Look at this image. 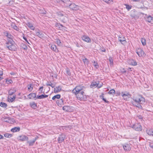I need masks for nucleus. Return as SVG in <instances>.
<instances>
[{
	"label": "nucleus",
	"mask_w": 153,
	"mask_h": 153,
	"mask_svg": "<svg viewBox=\"0 0 153 153\" xmlns=\"http://www.w3.org/2000/svg\"><path fill=\"white\" fill-rule=\"evenodd\" d=\"M85 88V87L83 85H78L74 88L72 92L76 95L78 100H85L87 97L84 92Z\"/></svg>",
	"instance_id": "f257e3e1"
},
{
	"label": "nucleus",
	"mask_w": 153,
	"mask_h": 153,
	"mask_svg": "<svg viewBox=\"0 0 153 153\" xmlns=\"http://www.w3.org/2000/svg\"><path fill=\"white\" fill-rule=\"evenodd\" d=\"M7 47L11 51H15L17 50V45L13 40L7 41L6 43Z\"/></svg>",
	"instance_id": "f03ea898"
},
{
	"label": "nucleus",
	"mask_w": 153,
	"mask_h": 153,
	"mask_svg": "<svg viewBox=\"0 0 153 153\" xmlns=\"http://www.w3.org/2000/svg\"><path fill=\"white\" fill-rule=\"evenodd\" d=\"M136 52L139 57L143 56L146 55L144 51L140 48H138L136 50Z\"/></svg>",
	"instance_id": "7ed1b4c3"
},
{
	"label": "nucleus",
	"mask_w": 153,
	"mask_h": 153,
	"mask_svg": "<svg viewBox=\"0 0 153 153\" xmlns=\"http://www.w3.org/2000/svg\"><path fill=\"white\" fill-rule=\"evenodd\" d=\"M67 7H69L71 9L76 10L79 9L78 6L76 5L74 3H72L68 5H66Z\"/></svg>",
	"instance_id": "20e7f679"
},
{
	"label": "nucleus",
	"mask_w": 153,
	"mask_h": 153,
	"mask_svg": "<svg viewBox=\"0 0 153 153\" xmlns=\"http://www.w3.org/2000/svg\"><path fill=\"white\" fill-rule=\"evenodd\" d=\"M135 130L137 131H141L142 127L140 123H135L132 127Z\"/></svg>",
	"instance_id": "39448f33"
},
{
	"label": "nucleus",
	"mask_w": 153,
	"mask_h": 153,
	"mask_svg": "<svg viewBox=\"0 0 153 153\" xmlns=\"http://www.w3.org/2000/svg\"><path fill=\"white\" fill-rule=\"evenodd\" d=\"M124 150L126 151H129L131 150V144L125 143L122 145Z\"/></svg>",
	"instance_id": "423d86ee"
},
{
	"label": "nucleus",
	"mask_w": 153,
	"mask_h": 153,
	"mask_svg": "<svg viewBox=\"0 0 153 153\" xmlns=\"http://www.w3.org/2000/svg\"><path fill=\"white\" fill-rule=\"evenodd\" d=\"M65 137V135L64 134L60 135L58 137V143H60L63 141Z\"/></svg>",
	"instance_id": "0eeeda50"
},
{
	"label": "nucleus",
	"mask_w": 153,
	"mask_h": 153,
	"mask_svg": "<svg viewBox=\"0 0 153 153\" xmlns=\"http://www.w3.org/2000/svg\"><path fill=\"white\" fill-rule=\"evenodd\" d=\"M82 39L84 41L87 42H91V40L88 36L85 35H83L82 37Z\"/></svg>",
	"instance_id": "6e6552de"
},
{
	"label": "nucleus",
	"mask_w": 153,
	"mask_h": 153,
	"mask_svg": "<svg viewBox=\"0 0 153 153\" xmlns=\"http://www.w3.org/2000/svg\"><path fill=\"white\" fill-rule=\"evenodd\" d=\"M4 35L6 36L8 39H7V41L9 40H13V36H12L10 33H8V32L6 31L4 32Z\"/></svg>",
	"instance_id": "1a4fd4ad"
},
{
	"label": "nucleus",
	"mask_w": 153,
	"mask_h": 153,
	"mask_svg": "<svg viewBox=\"0 0 153 153\" xmlns=\"http://www.w3.org/2000/svg\"><path fill=\"white\" fill-rule=\"evenodd\" d=\"M18 139L20 140L23 141L27 140L28 139V137L24 135H22L19 136Z\"/></svg>",
	"instance_id": "9d476101"
},
{
	"label": "nucleus",
	"mask_w": 153,
	"mask_h": 153,
	"mask_svg": "<svg viewBox=\"0 0 153 153\" xmlns=\"http://www.w3.org/2000/svg\"><path fill=\"white\" fill-rule=\"evenodd\" d=\"M36 94L35 93H32L30 94L27 95V97L29 99H33L36 98Z\"/></svg>",
	"instance_id": "9b49d317"
},
{
	"label": "nucleus",
	"mask_w": 153,
	"mask_h": 153,
	"mask_svg": "<svg viewBox=\"0 0 153 153\" xmlns=\"http://www.w3.org/2000/svg\"><path fill=\"white\" fill-rule=\"evenodd\" d=\"M37 139V138L35 137L32 141H27V143L29 144V146H32L34 143L36 141V140Z\"/></svg>",
	"instance_id": "f8f14e48"
},
{
	"label": "nucleus",
	"mask_w": 153,
	"mask_h": 153,
	"mask_svg": "<svg viewBox=\"0 0 153 153\" xmlns=\"http://www.w3.org/2000/svg\"><path fill=\"white\" fill-rule=\"evenodd\" d=\"M50 47L51 48V49L52 50L56 52H57L58 51V50L57 48L56 47L55 45H50Z\"/></svg>",
	"instance_id": "ddd939ff"
},
{
	"label": "nucleus",
	"mask_w": 153,
	"mask_h": 153,
	"mask_svg": "<svg viewBox=\"0 0 153 153\" xmlns=\"http://www.w3.org/2000/svg\"><path fill=\"white\" fill-rule=\"evenodd\" d=\"M48 95L45 94H42L40 95H37L36 97V99H43L47 97Z\"/></svg>",
	"instance_id": "4468645a"
},
{
	"label": "nucleus",
	"mask_w": 153,
	"mask_h": 153,
	"mask_svg": "<svg viewBox=\"0 0 153 153\" xmlns=\"http://www.w3.org/2000/svg\"><path fill=\"white\" fill-rule=\"evenodd\" d=\"M146 132L149 135L153 136V128L147 129Z\"/></svg>",
	"instance_id": "2eb2a0df"
},
{
	"label": "nucleus",
	"mask_w": 153,
	"mask_h": 153,
	"mask_svg": "<svg viewBox=\"0 0 153 153\" xmlns=\"http://www.w3.org/2000/svg\"><path fill=\"white\" fill-rule=\"evenodd\" d=\"M140 99L138 100V101L136 103H143L145 102V99L140 96H139Z\"/></svg>",
	"instance_id": "dca6fc26"
},
{
	"label": "nucleus",
	"mask_w": 153,
	"mask_h": 153,
	"mask_svg": "<svg viewBox=\"0 0 153 153\" xmlns=\"http://www.w3.org/2000/svg\"><path fill=\"white\" fill-rule=\"evenodd\" d=\"M56 26L60 30H65V27L60 23H57L56 25Z\"/></svg>",
	"instance_id": "f3484780"
},
{
	"label": "nucleus",
	"mask_w": 153,
	"mask_h": 153,
	"mask_svg": "<svg viewBox=\"0 0 153 153\" xmlns=\"http://www.w3.org/2000/svg\"><path fill=\"white\" fill-rule=\"evenodd\" d=\"M61 90V88L59 86L56 87L55 88H54V93H56L60 92Z\"/></svg>",
	"instance_id": "a211bd4d"
},
{
	"label": "nucleus",
	"mask_w": 153,
	"mask_h": 153,
	"mask_svg": "<svg viewBox=\"0 0 153 153\" xmlns=\"http://www.w3.org/2000/svg\"><path fill=\"white\" fill-rule=\"evenodd\" d=\"M132 104L133 105L139 108H142V106L140 105L141 103L133 102H132Z\"/></svg>",
	"instance_id": "6ab92c4d"
},
{
	"label": "nucleus",
	"mask_w": 153,
	"mask_h": 153,
	"mask_svg": "<svg viewBox=\"0 0 153 153\" xmlns=\"http://www.w3.org/2000/svg\"><path fill=\"white\" fill-rule=\"evenodd\" d=\"M20 128L19 127H15L11 129V131L13 132L19 131L20 130Z\"/></svg>",
	"instance_id": "aec40b11"
},
{
	"label": "nucleus",
	"mask_w": 153,
	"mask_h": 153,
	"mask_svg": "<svg viewBox=\"0 0 153 153\" xmlns=\"http://www.w3.org/2000/svg\"><path fill=\"white\" fill-rule=\"evenodd\" d=\"M119 40L121 42L122 44H125L126 42L125 40V39L124 37H123L122 39L120 37H119L118 38Z\"/></svg>",
	"instance_id": "412c9836"
},
{
	"label": "nucleus",
	"mask_w": 153,
	"mask_h": 153,
	"mask_svg": "<svg viewBox=\"0 0 153 153\" xmlns=\"http://www.w3.org/2000/svg\"><path fill=\"white\" fill-rule=\"evenodd\" d=\"M27 25L30 29L32 30H34L35 27L33 26L32 24L29 22L27 23Z\"/></svg>",
	"instance_id": "4be33fe9"
},
{
	"label": "nucleus",
	"mask_w": 153,
	"mask_h": 153,
	"mask_svg": "<svg viewBox=\"0 0 153 153\" xmlns=\"http://www.w3.org/2000/svg\"><path fill=\"white\" fill-rule=\"evenodd\" d=\"M36 35L37 36L41 38H42L44 37L43 34L39 32H37L36 33Z\"/></svg>",
	"instance_id": "5701e85b"
},
{
	"label": "nucleus",
	"mask_w": 153,
	"mask_h": 153,
	"mask_svg": "<svg viewBox=\"0 0 153 153\" xmlns=\"http://www.w3.org/2000/svg\"><path fill=\"white\" fill-rule=\"evenodd\" d=\"M28 87V90L29 92L31 91L33 89V85L32 84H30V85H27Z\"/></svg>",
	"instance_id": "b1692460"
},
{
	"label": "nucleus",
	"mask_w": 153,
	"mask_h": 153,
	"mask_svg": "<svg viewBox=\"0 0 153 153\" xmlns=\"http://www.w3.org/2000/svg\"><path fill=\"white\" fill-rule=\"evenodd\" d=\"M122 97H130L131 96V95L130 94L129 92H126L125 93L123 94V92H122Z\"/></svg>",
	"instance_id": "393cba45"
},
{
	"label": "nucleus",
	"mask_w": 153,
	"mask_h": 153,
	"mask_svg": "<svg viewBox=\"0 0 153 153\" xmlns=\"http://www.w3.org/2000/svg\"><path fill=\"white\" fill-rule=\"evenodd\" d=\"M15 96H13L12 97H8V100L9 102H12L15 100Z\"/></svg>",
	"instance_id": "a878e982"
},
{
	"label": "nucleus",
	"mask_w": 153,
	"mask_h": 153,
	"mask_svg": "<svg viewBox=\"0 0 153 153\" xmlns=\"http://www.w3.org/2000/svg\"><path fill=\"white\" fill-rule=\"evenodd\" d=\"M30 105L33 108H35L37 107L36 104L34 102H30Z\"/></svg>",
	"instance_id": "bb28decb"
},
{
	"label": "nucleus",
	"mask_w": 153,
	"mask_h": 153,
	"mask_svg": "<svg viewBox=\"0 0 153 153\" xmlns=\"http://www.w3.org/2000/svg\"><path fill=\"white\" fill-rule=\"evenodd\" d=\"M104 94L103 93H102L101 95L100 96V97L101 99H102V100L106 103H109V101H107L106 100V99L104 98Z\"/></svg>",
	"instance_id": "cd10ccee"
},
{
	"label": "nucleus",
	"mask_w": 153,
	"mask_h": 153,
	"mask_svg": "<svg viewBox=\"0 0 153 153\" xmlns=\"http://www.w3.org/2000/svg\"><path fill=\"white\" fill-rule=\"evenodd\" d=\"M57 103L58 104V105H62L63 104V101L62 99L59 100L58 102H57Z\"/></svg>",
	"instance_id": "c85d7f7f"
},
{
	"label": "nucleus",
	"mask_w": 153,
	"mask_h": 153,
	"mask_svg": "<svg viewBox=\"0 0 153 153\" xmlns=\"http://www.w3.org/2000/svg\"><path fill=\"white\" fill-rule=\"evenodd\" d=\"M0 106L4 108H6L7 107V104L3 102H1L0 103Z\"/></svg>",
	"instance_id": "c756f323"
},
{
	"label": "nucleus",
	"mask_w": 153,
	"mask_h": 153,
	"mask_svg": "<svg viewBox=\"0 0 153 153\" xmlns=\"http://www.w3.org/2000/svg\"><path fill=\"white\" fill-rule=\"evenodd\" d=\"M153 18L151 16H148L146 19V21L149 22H151Z\"/></svg>",
	"instance_id": "7c9ffc66"
},
{
	"label": "nucleus",
	"mask_w": 153,
	"mask_h": 153,
	"mask_svg": "<svg viewBox=\"0 0 153 153\" xmlns=\"http://www.w3.org/2000/svg\"><path fill=\"white\" fill-rule=\"evenodd\" d=\"M21 48L24 50H27V46L24 44L22 43L21 45Z\"/></svg>",
	"instance_id": "2f4dec72"
},
{
	"label": "nucleus",
	"mask_w": 153,
	"mask_h": 153,
	"mask_svg": "<svg viewBox=\"0 0 153 153\" xmlns=\"http://www.w3.org/2000/svg\"><path fill=\"white\" fill-rule=\"evenodd\" d=\"M15 92V90L14 89H11L9 91L8 93L9 95H12Z\"/></svg>",
	"instance_id": "473e14b6"
},
{
	"label": "nucleus",
	"mask_w": 153,
	"mask_h": 153,
	"mask_svg": "<svg viewBox=\"0 0 153 153\" xmlns=\"http://www.w3.org/2000/svg\"><path fill=\"white\" fill-rule=\"evenodd\" d=\"M108 93L110 94H114L115 93V91L114 89H113L109 91L108 92Z\"/></svg>",
	"instance_id": "72a5a7b5"
},
{
	"label": "nucleus",
	"mask_w": 153,
	"mask_h": 153,
	"mask_svg": "<svg viewBox=\"0 0 153 153\" xmlns=\"http://www.w3.org/2000/svg\"><path fill=\"white\" fill-rule=\"evenodd\" d=\"M60 94H57L54 96L52 98V99L53 100H55L56 99H59L60 97Z\"/></svg>",
	"instance_id": "f704fd0d"
},
{
	"label": "nucleus",
	"mask_w": 153,
	"mask_h": 153,
	"mask_svg": "<svg viewBox=\"0 0 153 153\" xmlns=\"http://www.w3.org/2000/svg\"><path fill=\"white\" fill-rule=\"evenodd\" d=\"M46 85L47 86H50L52 88H53L55 87V85L51 82H48L46 83Z\"/></svg>",
	"instance_id": "c9c22d12"
},
{
	"label": "nucleus",
	"mask_w": 153,
	"mask_h": 153,
	"mask_svg": "<svg viewBox=\"0 0 153 153\" xmlns=\"http://www.w3.org/2000/svg\"><path fill=\"white\" fill-rule=\"evenodd\" d=\"M141 41L143 45L144 46L146 45V40L144 38H142Z\"/></svg>",
	"instance_id": "e433bc0d"
},
{
	"label": "nucleus",
	"mask_w": 153,
	"mask_h": 153,
	"mask_svg": "<svg viewBox=\"0 0 153 153\" xmlns=\"http://www.w3.org/2000/svg\"><path fill=\"white\" fill-rule=\"evenodd\" d=\"M93 65L96 69H97L99 68V66L98 63L97 62H95V61L93 62Z\"/></svg>",
	"instance_id": "4c0bfd02"
},
{
	"label": "nucleus",
	"mask_w": 153,
	"mask_h": 153,
	"mask_svg": "<svg viewBox=\"0 0 153 153\" xmlns=\"http://www.w3.org/2000/svg\"><path fill=\"white\" fill-rule=\"evenodd\" d=\"M66 72L68 76H70L71 75V72L68 68H66Z\"/></svg>",
	"instance_id": "58836bf2"
},
{
	"label": "nucleus",
	"mask_w": 153,
	"mask_h": 153,
	"mask_svg": "<svg viewBox=\"0 0 153 153\" xmlns=\"http://www.w3.org/2000/svg\"><path fill=\"white\" fill-rule=\"evenodd\" d=\"M97 84L98 83L96 82H92L91 84V88H93L94 87H97Z\"/></svg>",
	"instance_id": "ea45409f"
},
{
	"label": "nucleus",
	"mask_w": 153,
	"mask_h": 153,
	"mask_svg": "<svg viewBox=\"0 0 153 153\" xmlns=\"http://www.w3.org/2000/svg\"><path fill=\"white\" fill-rule=\"evenodd\" d=\"M67 18V17L66 16L63 17L62 18H60V19L61 20V21L63 22L64 23H65L66 22V19Z\"/></svg>",
	"instance_id": "a19ab883"
},
{
	"label": "nucleus",
	"mask_w": 153,
	"mask_h": 153,
	"mask_svg": "<svg viewBox=\"0 0 153 153\" xmlns=\"http://www.w3.org/2000/svg\"><path fill=\"white\" fill-rule=\"evenodd\" d=\"M63 2L67 4L66 5H68L71 3V1L69 0H63Z\"/></svg>",
	"instance_id": "79ce46f5"
},
{
	"label": "nucleus",
	"mask_w": 153,
	"mask_h": 153,
	"mask_svg": "<svg viewBox=\"0 0 153 153\" xmlns=\"http://www.w3.org/2000/svg\"><path fill=\"white\" fill-rule=\"evenodd\" d=\"M124 5L126 6V8L128 10H129L132 7L131 6L129 5L128 4H125Z\"/></svg>",
	"instance_id": "37998d69"
},
{
	"label": "nucleus",
	"mask_w": 153,
	"mask_h": 153,
	"mask_svg": "<svg viewBox=\"0 0 153 153\" xmlns=\"http://www.w3.org/2000/svg\"><path fill=\"white\" fill-rule=\"evenodd\" d=\"M4 136L6 137L10 138L12 137V135L8 133H6L4 134Z\"/></svg>",
	"instance_id": "c03bdc74"
},
{
	"label": "nucleus",
	"mask_w": 153,
	"mask_h": 153,
	"mask_svg": "<svg viewBox=\"0 0 153 153\" xmlns=\"http://www.w3.org/2000/svg\"><path fill=\"white\" fill-rule=\"evenodd\" d=\"M83 61L85 64L87 65L89 64V62L88 61V60L87 59L85 58V59H83Z\"/></svg>",
	"instance_id": "a18cd8bd"
},
{
	"label": "nucleus",
	"mask_w": 153,
	"mask_h": 153,
	"mask_svg": "<svg viewBox=\"0 0 153 153\" xmlns=\"http://www.w3.org/2000/svg\"><path fill=\"white\" fill-rule=\"evenodd\" d=\"M56 42L59 45H62L61 41L59 39H56Z\"/></svg>",
	"instance_id": "49530a36"
},
{
	"label": "nucleus",
	"mask_w": 153,
	"mask_h": 153,
	"mask_svg": "<svg viewBox=\"0 0 153 153\" xmlns=\"http://www.w3.org/2000/svg\"><path fill=\"white\" fill-rule=\"evenodd\" d=\"M140 100V97H139V96H138L137 97H135L133 99L134 101L136 103L138 101V100Z\"/></svg>",
	"instance_id": "de8ad7c7"
},
{
	"label": "nucleus",
	"mask_w": 153,
	"mask_h": 153,
	"mask_svg": "<svg viewBox=\"0 0 153 153\" xmlns=\"http://www.w3.org/2000/svg\"><path fill=\"white\" fill-rule=\"evenodd\" d=\"M109 60L111 64L112 65L113 64V59L111 57H110L109 58Z\"/></svg>",
	"instance_id": "09e8293b"
},
{
	"label": "nucleus",
	"mask_w": 153,
	"mask_h": 153,
	"mask_svg": "<svg viewBox=\"0 0 153 153\" xmlns=\"http://www.w3.org/2000/svg\"><path fill=\"white\" fill-rule=\"evenodd\" d=\"M131 64L133 65H136L137 64V62L133 60H132Z\"/></svg>",
	"instance_id": "8fccbe9b"
},
{
	"label": "nucleus",
	"mask_w": 153,
	"mask_h": 153,
	"mask_svg": "<svg viewBox=\"0 0 153 153\" xmlns=\"http://www.w3.org/2000/svg\"><path fill=\"white\" fill-rule=\"evenodd\" d=\"M104 2L107 3H110L111 2H112V0H103Z\"/></svg>",
	"instance_id": "3c124183"
},
{
	"label": "nucleus",
	"mask_w": 153,
	"mask_h": 153,
	"mask_svg": "<svg viewBox=\"0 0 153 153\" xmlns=\"http://www.w3.org/2000/svg\"><path fill=\"white\" fill-rule=\"evenodd\" d=\"M13 82V81L11 79H9L8 80H7L6 81V82L7 84H10V83H11Z\"/></svg>",
	"instance_id": "603ef678"
},
{
	"label": "nucleus",
	"mask_w": 153,
	"mask_h": 153,
	"mask_svg": "<svg viewBox=\"0 0 153 153\" xmlns=\"http://www.w3.org/2000/svg\"><path fill=\"white\" fill-rule=\"evenodd\" d=\"M13 29L16 30L18 31L19 30L18 27L16 25H14L13 26Z\"/></svg>",
	"instance_id": "864d4df0"
},
{
	"label": "nucleus",
	"mask_w": 153,
	"mask_h": 153,
	"mask_svg": "<svg viewBox=\"0 0 153 153\" xmlns=\"http://www.w3.org/2000/svg\"><path fill=\"white\" fill-rule=\"evenodd\" d=\"M121 72L123 73H124L126 72V71L123 68H122L121 70Z\"/></svg>",
	"instance_id": "5fc2aeb1"
},
{
	"label": "nucleus",
	"mask_w": 153,
	"mask_h": 153,
	"mask_svg": "<svg viewBox=\"0 0 153 153\" xmlns=\"http://www.w3.org/2000/svg\"><path fill=\"white\" fill-rule=\"evenodd\" d=\"M58 16L59 17H61V18H62L64 16L63 14L61 13H59L58 14Z\"/></svg>",
	"instance_id": "6e6d98bb"
},
{
	"label": "nucleus",
	"mask_w": 153,
	"mask_h": 153,
	"mask_svg": "<svg viewBox=\"0 0 153 153\" xmlns=\"http://www.w3.org/2000/svg\"><path fill=\"white\" fill-rule=\"evenodd\" d=\"M149 146L151 148H153V142L149 143Z\"/></svg>",
	"instance_id": "4d7b16f0"
},
{
	"label": "nucleus",
	"mask_w": 153,
	"mask_h": 153,
	"mask_svg": "<svg viewBox=\"0 0 153 153\" xmlns=\"http://www.w3.org/2000/svg\"><path fill=\"white\" fill-rule=\"evenodd\" d=\"M120 92L119 91H117L116 92V96H118L120 95Z\"/></svg>",
	"instance_id": "13d9d810"
},
{
	"label": "nucleus",
	"mask_w": 153,
	"mask_h": 153,
	"mask_svg": "<svg viewBox=\"0 0 153 153\" xmlns=\"http://www.w3.org/2000/svg\"><path fill=\"white\" fill-rule=\"evenodd\" d=\"M23 38L28 44H30V43H29V42H28L27 40L25 37L23 36Z\"/></svg>",
	"instance_id": "bf43d9fd"
},
{
	"label": "nucleus",
	"mask_w": 153,
	"mask_h": 153,
	"mask_svg": "<svg viewBox=\"0 0 153 153\" xmlns=\"http://www.w3.org/2000/svg\"><path fill=\"white\" fill-rule=\"evenodd\" d=\"M67 108H68V107L67 106H64L63 107V109L64 110H65L67 111Z\"/></svg>",
	"instance_id": "052dcab7"
},
{
	"label": "nucleus",
	"mask_w": 153,
	"mask_h": 153,
	"mask_svg": "<svg viewBox=\"0 0 153 153\" xmlns=\"http://www.w3.org/2000/svg\"><path fill=\"white\" fill-rule=\"evenodd\" d=\"M99 83H98V84L97 85V88H100L101 87H102V85H99Z\"/></svg>",
	"instance_id": "680f3d73"
},
{
	"label": "nucleus",
	"mask_w": 153,
	"mask_h": 153,
	"mask_svg": "<svg viewBox=\"0 0 153 153\" xmlns=\"http://www.w3.org/2000/svg\"><path fill=\"white\" fill-rule=\"evenodd\" d=\"M131 0L134 2H139L141 0Z\"/></svg>",
	"instance_id": "e2e57ef3"
},
{
	"label": "nucleus",
	"mask_w": 153,
	"mask_h": 153,
	"mask_svg": "<svg viewBox=\"0 0 153 153\" xmlns=\"http://www.w3.org/2000/svg\"><path fill=\"white\" fill-rule=\"evenodd\" d=\"M43 86H41L39 88V89L40 90H42L43 91Z\"/></svg>",
	"instance_id": "0e129e2a"
},
{
	"label": "nucleus",
	"mask_w": 153,
	"mask_h": 153,
	"mask_svg": "<svg viewBox=\"0 0 153 153\" xmlns=\"http://www.w3.org/2000/svg\"><path fill=\"white\" fill-rule=\"evenodd\" d=\"M4 138V137L2 135L0 134V139H3Z\"/></svg>",
	"instance_id": "69168bd1"
},
{
	"label": "nucleus",
	"mask_w": 153,
	"mask_h": 153,
	"mask_svg": "<svg viewBox=\"0 0 153 153\" xmlns=\"http://www.w3.org/2000/svg\"><path fill=\"white\" fill-rule=\"evenodd\" d=\"M39 93L40 94V93H43L44 94H45V92H44V91H43L42 90H41L40 92H39Z\"/></svg>",
	"instance_id": "338daca9"
},
{
	"label": "nucleus",
	"mask_w": 153,
	"mask_h": 153,
	"mask_svg": "<svg viewBox=\"0 0 153 153\" xmlns=\"http://www.w3.org/2000/svg\"><path fill=\"white\" fill-rule=\"evenodd\" d=\"M76 46L78 47H79V45L78 44V43H77V44H76Z\"/></svg>",
	"instance_id": "774afa93"
}]
</instances>
